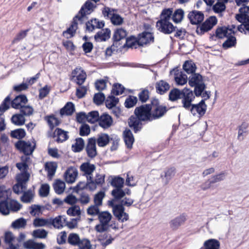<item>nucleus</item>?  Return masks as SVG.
<instances>
[{"label":"nucleus","mask_w":249,"mask_h":249,"mask_svg":"<svg viewBox=\"0 0 249 249\" xmlns=\"http://www.w3.org/2000/svg\"><path fill=\"white\" fill-rule=\"evenodd\" d=\"M34 196V195L33 191L28 190L26 192H24L20 199L24 203H30L32 201Z\"/></svg>","instance_id":"50"},{"label":"nucleus","mask_w":249,"mask_h":249,"mask_svg":"<svg viewBox=\"0 0 249 249\" xmlns=\"http://www.w3.org/2000/svg\"><path fill=\"white\" fill-rule=\"evenodd\" d=\"M89 241L86 239H80L79 235L75 233H70L68 238V242L71 245L81 247L83 241Z\"/></svg>","instance_id":"25"},{"label":"nucleus","mask_w":249,"mask_h":249,"mask_svg":"<svg viewBox=\"0 0 249 249\" xmlns=\"http://www.w3.org/2000/svg\"><path fill=\"white\" fill-rule=\"evenodd\" d=\"M184 71L188 74L193 73L196 71V67L192 61H186L183 65Z\"/></svg>","instance_id":"41"},{"label":"nucleus","mask_w":249,"mask_h":249,"mask_svg":"<svg viewBox=\"0 0 249 249\" xmlns=\"http://www.w3.org/2000/svg\"><path fill=\"white\" fill-rule=\"evenodd\" d=\"M9 213L10 211L18 212L22 207V205L15 200H11L9 202Z\"/></svg>","instance_id":"57"},{"label":"nucleus","mask_w":249,"mask_h":249,"mask_svg":"<svg viewBox=\"0 0 249 249\" xmlns=\"http://www.w3.org/2000/svg\"><path fill=\"white\" fill-rule=\"evenodd\" d=\"M246 12H239V14L236 15L235 18L237 20L242 23L249 22V17Z\"/></svg>","instance_id":"59"},{"label":"nucleus","mask_w":249,"mask_h":249,"mask_svg":"<svg viewBox=\"0 0 249 249\" xmlns=\"http://www.w3.org/2000/svg\"><path fill=\"white\" fill-rule=\"evenodd\" d=\"M124 184V179L119 177L114 178L111 182V184L115 188H123Z\"/></svg>","instance_id":"55"},{"label":"nucleus","mask_w":249,"mask_h":249,"mask_svg":"<svg viewBox=\"0 0 249 249\" xmlns=\"http://www.w3.org/2000/svg\"><path fill=\"white\" fill-rule=\"evenodd\" d=\"M105 196L104 192L100 191L96 194L94 197V202L95 205L99 206L102 205V200Z\"/></svg>","instance_id":"63"},{"label":"nucleus","mask_w":249,"mask_h":249,"mask_svg":"<svg viewBox=\"0 0 249 249\" xmlns=\"http://www.w3.org/2000/svg\"><path fill=\"white\" fill-rule=\"evenodd\" d=\"M112 218L111 214L107 211H103L99 213L98 219L100 223L95 227V231L98 232L107 231L109 228V223Z\"/></svg>","instance_id":"1"},{"label":"nucleus","mask_w":249,"mask_h":249,"mask_svg":"<svg viewBox=\"0 0 249 249\" xmlns=\"http://www.w3.org/2000/svg\"><path fill=\"white\" fill-rule=\"evenodd\" d=\"M80 169L83 174L87 177V179H89V178L91 179L92 173L95 170V166L94 164L85 162L81 165Z\"/></svg>","instance_id":"19"},{"label":"nucleus","mask_w":249,"mask_h":249,"mask_svg":"<svg viewBox=\"0 0 249 249\" xmlns=\"http://www.w3.org/2000/svg\"><path fill=\"white\" fill-rule=\"evenodd\" d=\"M72 78L76 83L81 85L85 82L86 78V73L81 68H76L72 72Z\"/></svg>","instance_id":"15"},{"label":"nucleus","mask_w":249,"mask_h":249,"mask_svg":"<svg viewBox=\"0 0 249 249\" xmlns=\"http://www.w3.org/2000/svg\"><path fill=\"white\" fill-rule=\"evenodd\" d=\"M23 246L27 249H44L46 247L45 244L36 242L32 240H29L25 242Z\"/></svg>","instance_id":"29"},{"label":"nucleus","mask_w":249,"mask_h":249,"mask_svg":"<svg viewBox=\"0 0 249 249\" xmlns=\"http://www.w3.org/2000/svg\"><path fill=\"white\" fill-rule=\"evenodd\" d=\"M188 83L190 86L195 87V93L196 96L201 95L205 88L202 77L198 73H195L189 77Z\"/></svg>","instance_id":"2"},{"label":"nucleus","mask_w":249,"mask_h":249,"mask_svg":"<svg viewBox=\"0 0 249 249\" xmlns=\"http://www.w3.org/2000/svg\"><path fill=\"white\" fill-rule=\"evenodd\" d=\"M236 44V38L233 35L229 36L227 39L223 43V47L225 49H228L234 46Z\"/></svg>","instance_id":"56"},{"label":"nucleus","mask_w":249,"mask_h":249,"mask_svg":"<svg viewBox=\"0 0 249 249\" xmlns=\"http://www.w3.org/2000/svg\"><path fill=\"white\" fill-rule=\"evenodd\" d=\"M220 243L214 239H210L205 241L203 247L200 249H219Z\"/></svg>","instance_id":"30"},{"label":"nucleus","mask_w":249,"mask_h":249,"mask_svg":"<svg viewBox=\"0 0 249 249\" xmlns=\"http://www.w3.org/2000/svg\"><path fill=\"white\" fill-rule=\"evenodd\" d=\"M26 220L23 218H18L12 223V227L14 229L23 228L26 225Z\"/></svg>","instance_id":"52"},{"label":"nucleus","mask_w":249,"mask_h":249,"mask_svg":"<svg viewBox=\"0 0 249 249\" xmlns=\"http://www.w3.org/2000/svg\"><path fill=\"white\" fill-rule=\"evenodd\" d=\"M74 110V106L71 102H68L60 110V113L61 115H71Z\"/></svg>","instance_id":"40"},{"label":"nucleus","mask_w":249,"mask_h":249,"mask_svg":"<svg viewBox=\"0 0 249 249\" xmlns=\"http://www.w3.org/2000/svg\"><path fill=\"white\" fill-rule=\"evenodd\" d=\"M154 37L151 33L143 32L140 34L137 40L138 44L143 46L154 42Z\"/></svg>","instance_id":"16"},{"label":"nucleus","mask_w":249,"mask_h":249,"mask_svg":"<svg viewBox=\"0 0 249 249\" xmlns=\"http://www.w3.org/2000/svg\"><path fill=\"white\" fill-rule=\"evenodd\" d=\"M77 175L78 172L75 168L73 167H69L65 173V179L67 182L72 183L75 182Z\"/></svg>","instance_id":"18"},{"label":"nucleus","mask_w":249,"mask_h":249,"mask_svg":"<svg viewBox=\"0 0 249 249\" xmlns=\"http://www.w3.org/2000/svg\"><path fill=\"white\" fill-rule=\"evenodd\" d=\"M57 165L54 162H48L45 164V170L47 172L48 177L51 178L55 174Z\"/></svg>","instance_id":"36"},{"label":"nucleus","mask_w":249,"mask_h":249,"mask_svg":"<svg viewBox=\"0 0 249 249\" xmlns=\"http://www.w3.org/2000/svg\"><path fill=\"white\" fill-rule=\"evenodd\" d=\"M181 102L182 106L186 109H189L193 105L192 102L194 100L195 96L193 91L189 89L184 88L182 89L181 96Z\"/></svg>","instance_id":"6"},{"label":"nucleus","mask_w":249,"mask_h":249,"mask_svg":"<svg viewBox=\"0 0 249 249\" xmlns=\"http://www.w3.org/2000/svg\"><path fill=\"white\" fill-rule=\"evenodd\" d=\"M141 119L138 117L131 116L129 120V125L133 128L135 132L139 131L141 128Z\"/></svg>","instance_id":"35"},{"label":"nucleus","mask_w":249,"mask_h":249,"mask_svg":"<svg viewBox=\"0 0 249 249\" xmlns=\"http://www.w3.org/2000/svg\"><path fill=\"white\" fill-rule=\"evenodd\" d=\"M182 94V90H180L178 89H172L169 94V100L172 101H175L178 99L181 98Z\"/></svg>","instance_id":"45"},{"label":"nucleus","mask_w":249,"mask_h":249,"mask_svg":"<svg viewBox=\"0 0 249 249\" xmlns=\"http://www.w3.org/2000/svg\"><path fill=\"white\" fill-rule=\"evenodd\" d=\"M35 227H51V223L50 218H36L33 222Z\"/></svg>","instance_id":"38"},{"label":"nucleus","mask_w":249,"mask_h":249,"mask_svg":"<svg viewBox=\"0 0 249 249\" xmlns=\"http://www.w3.org/2000/svg\"><path fill=\"white\" fill-rule=\"evenodd\" d=\"M28 31H29V30L20 31L19 33H18L16 35L15 37L12 40V43L13 44L16 43L20 41L23 38H24L26 36Z\"/></svg>","instance_id":"61"},{"label":"nucleus","mask_w":249,"mask_h":249,"mask_svg":"<svg viewBox=\"0 0 249 249\" xmlns=\"http://www.w3.org/2000/svg\"><path fill=\"white\" fill-rule=\"evenodd\" d=\"M174 80L177 86H183L188 81L187 75L181 71H177L174 74Z\"/></svg>","instance_id":"23"},{"label":"nucleus","mask_w":249,"mask_h":249,"mask_svg":"<svg viewBox=\"0 0 249 249\" xmlns=\"http://www.w3.org/2000/svg\"><path fill=\"white\" fill-rule=\"evenodd\" d=\"M112 207L113 214L118 220L124 222L128 220V214L124 212V207L121 205L110 204Z\"/></svg>","instance_id":"11"},{"label":"nucleus","mask_w":249,"mask_h":249,"mask_svg":"<svg viewBox=\"0 0 249 249\" xmlns=\"http://www.w3.org/2000/svg\"><path fill=\"white\" fill-rule=\"evenodd\" d=\"M248 125L245 123H242L238 127L237 139L242 141L244 139V134L247 132Z\"/></svg>","instance_id":"48"},{"label":"nucleus","mask_w":249,"mask_h":249,"mask_svg":"<svg viewBox=\"0 0 249 249\" xmlns=\"http://www.w3.org/2000/svg\"><path fill=\"white\" fill-rule=\"evenodd\" d=\"M96 142L95 138H90L88 139L86 150L89 157L93 158L97 155Z\"/></svg>","instance_id":"17"},{"label":"nucleus","mask_w":249,"mask_h":249,"mask_svg":"<svg viewBox=\"0 0 249 249\" xmlns=\"http://www.w3.org/2000/svg\"><path fill=\"white\" fill-rule=\"evenodd\" d=\"M68 132L60 128H56L54 132V136L56 137L58 142H62L68 139Z\"/></svg>","instance_id":"31"},{"label":"nucleus","mask_w":249,"mask_h":249,"mask_svg":"<svg viewBox=\"0 0 249 249\" xmlns=\"http://www.w3.org/2000/svg\"><path fill=\"white\" fill-rule=\"evenodd\" d=\"M112 122L113 121L111 117L107 114L104 113L99 118V125L104 128H107L110 127Z\"/></svg>","instance_id":"27"},{"label":"nucleus","mask_w":249,"mask_h":249,"mask_svg":"<svg viewBox=\"0 0 249 249\" xmlns=\"http://www.w3.org/2000/svg\"><path fill=\"white\" fill-rule=\"evenodd\" d=\"M175 169L174 168H170L165 170L161 174L160 178L162 183L166 185L175 176Z\"/></svg>","instance_id":"20"},{"label":"nucleus","mask_w":249,"mask_h":249,"mask_svg":"<svg viewBox=\"0 0 249 249\" xmlns=\"http://www.w3.org/2000/svg\"><path fill=\"white\" fill-rule=\"evenodd\" d=\"M87 29L89 31H92L95 28H101L104 27V23L102 21L95 18L88 21L87 24Z\"/></svg>","instance_id":"32"},{"label":"nucleus","mask_w":249,"mask_h":249,"mask_svg":"<svg viewBox=\"0 0 249 249\" xmlns=\"http://www.w3.org/2000/svg\"><path fill=\"white\" fill-rule=\"evenodd\" d=\"M186 220L184 215H180L175 218L170 222V225L173 228H177L183 224Z\"/></svg>","instance_id":"43"},{"label":"nucleus","mask_w":249,"mask_h":249,"mask_svg":"<svg viewBox=\"0 0 249 249\" xmlns=\"http://www.w3.org/2000/svg\"><path fill=\"white\" fill-rule=\"evenodd\" d=\"M51 226L60 229L62 228L66 223V218L64 215H58L54 218H50Z\"/></svg>","instance_id":"24"},{"label":"nucleus","mask_w":249,"mask_h":249,"mask_svg":"<svg viewBox=\"0 0 249 249\" xmlns=\"http://www.w3.org/2000/svg\"><path fill=\"white\" fill-rule=\"evenodd\" d=\"M217 20L215 17L211 16L208 18L203 24L198 26L196 32L198 35L203 34L210 30L216 24Z\"/></svg>","instance_id":"7"},{"label":"nucleus","mask_w":249,"mask_h":249,"mask_svg":"<svg viewBox=\"0 0 249 249\" xmlns=\"http://www.w3.org/2000/svg\"><path fill=\"white\" fill-rule=\"evenodd\" d=\"M84 141L81 138H78L75 141V142L72 144V150L75 152H80L84 148Z\"/></svg>","instance_id":"42"},{"label":"nucleus","mask_w":249,"mask_h":249,"mask_svg":"<svg viewBox=\"0 0 249 249\" xmlns=\"http://www.w3.org/2000/svg\"><path fill=\"white\" fill-rule=\"evenodd\" d=\"M184 11L182 9H177L173 14V20L176 23H178L180 22L184 17Z\"/></svg>","instance_id":"51"},{"label":"nucleus","mask_w":249,"mask_h":249,"mask_svg":"<svg viewBox=\"0 0 249 249\" xmlns=\"http://www.w3.org/2000/svg\"><path fill=\"white\" fill-rule=\"evenodd\" d=\"M26 135L25 131L23 129H17L11 132V136L13 138L17 139H22Z\"/></svg>","instance_id":"60"},{"label":"nucleus","mask_w":249,"mask_h":249,"mask_svg":"<svg viewBox=\"0 0 249 249\" xmlns=\"http://www.w3.org/2000/svg\"><path fill=\"white\" fill-rule=\"evenodd\" d=\"M123 136L127 147L131 148L134 142V138L131 131L129 129H125L124 131Z\"/></svg>","instance_id":"28"},{"label":"nucleus","mask_w":249,"mask_h":249,"mask_svg":"<svg viewBox=\"0 0 249 249\" xmlns=\"http://www.w3.org/2000/svg\"><path fill=\"white\" fill-rule=\"evenodd\" d=\"M27 99L26 96L20 95L17 96L11 102V106L13 108L16 109H20L27 102Z\"/></svg>","instance_id":"21"},{"label":"nucleus","mask_w":249,"mask_h":249,"mask_svg":"<svg viewBox=\"0 0 249 249\" xmlns=\"http://www.w3.org/2000/svg\"><path fill=\"white\" fill-rule=\"evenodd\" d=\"M207 109V105L204 100H202L197 104H193L191 107L190 110L192 115L197 118L202 117L205 113Z\"/></svg>","instance_id":"9"},{"label":"nucleus","mask_w":249,"mask_h":249,"mask_svg":"<svg viewBox=\"0 0 249 249\" xmlns=\"http://www.w3.org/2000/svg\"><path fill=\"white\" fill-rule=\"evenodd\" d=\"M16 147L22 151L25 155L31 154L36 146V143L34 140L25 142L24 141H19L16 144Z\"/></svg>","instance_id":"5"},{"label":"nucleus","mask_w":249,"mask_h":249,"mask_svg":"<svg viewBox=\"0 0 249 249\" xmlns=\"http://www.w3.org/2000/svg\"><path fill=\"white\" fill-rule=\"evenodd\" d=\"M95 7L94 3L91 2L89 0L87 1L82 7L78 14L75 16V19H78L79 21L82 22L85 17L90 14L93 11Z\"/></svg>","instance_id":"10"},{"label":"nucleus","mask_w":249,"mask_h":249,"mask_svg":"<svg viewBox=\"0 0 249 249\" xmlns=\"http://www.w3.org/2000/svg\"><path fill=\"white\" fill-rule=\"evenodd\" d=\"M152 107L150 105H144L137 107L135 114L141 121H151L153 120L151 111Z\"/></svg>","instance_id":"4"},{"label":"nucleus","mask_w":249,"mask_h":249,"mask_svg":"<svg viewBox=\"0 0 249 249\" xmlns=\"http://www.w3.org/2000/svg\"><path fill=\"white\" fill-rule=\"evenodd\" d=\"M157 29L165 34H170L175 30V27L170 21L159 20L157 22Z\"/></svg>","instance_id":"12"},{"label":"nucleus","mask_w":249,"mask_h":249,"mask_svg":"<svg viewBox=\"0 0 249 249\" xmlns=\"http://www.w3.org/2000/svg\"><path fill=\"white\" fill-rule=\"evenodd\" d=\"M96 141L99 146L104 147L108 143L110 138L107 134L103 133L98 135Z\"/></svg>","instance_id":"37"},{"label":"nucleus","mask_w":249,"mask_h":249,"mask_svg":"<svg viewBox=\"0 0 249 249\" xmlns=\"http://www.w3.org/2000/svg\"><path fill=\"white\" fill-rule=\"evenodd\" d=\"M105 17L109 18L112 23L114 25H120L123 22V18L116 13L115 10L109 7H105L103 10Z\"/></svg>","instance_id":"8"},{"label":"nucleus","mask_w":249,"mask_h":249,"mask_svg":"<svg viewBox=\"0 0 249 249\" xmlns=\"http://www.w3.org/2000/svg\"><path fill=\"white\" fill-rule=\"evenodd\" d=\"M156 88L159 93L162 94L169 89L170 85L167 82L164 80H160L156 83Z\"/></svg>","instance_id":"34"},{"label":"nucleus","mask_w":249,"mask_h":249,"mask_svg":"<svg viewBox=\"0 0 249 249\" xmlns=\"http://www.w3.org/2000/svg\"><path fill=\"white\" fill-rule=\"evenodd\" d=\"M4 240L5 243L9 244V247L11 246H15V245H14V243L15 240V238L11 232L7 231L5 233ZM16 247H17V246Z\"/></svg>","instance_id":"62"},{"label":"nucleus","mask_w":249,"mask_h":249,"mask_svg":"<svg viewBox=\"0 0 249 249\" xmlns=\"http://www.w3.org/2000/svg\"><path fill=\"white\" fill-rule=\"evenodd\" d=\"M158 102V100H155L152 102V116L153 120L162 117L167 111L165 107L157 105Z\"/></svg>","instance_id":"14"},{"label":"nucleus","mask_w":249,"mask_h":249,"mask_svg":"<svg viewBox=\"0 0 249 249\" xmlns=\"http://www.w3.org/2000/svg\"><path fill=\"white\" fill-rule=\"evenodd\" d=\"M118 102V98L113 96H109L106 101V107L108 108H111L115 107Z\"/></svg>","instance_id":"58"},{"label":"nucleus","mask_w":249,"mask_h":249,"mask_svg":"<svg viewBox=\"0 0 249 249\" xmlns=\"http://www.w3.org/2000/svg\"><path fill=\"white\" fill-rule=\"evenodd\" d=\"M110 31L108 29L102 30L97 33L94 36L97 41H106L110 37Z\"/></svg>","instance_id":"33"},{"label":"nucleus","mask_w":249,"mask_h":249,"mask_svg":"<svg viewBox=\"0 0 249 249\" xmlns=\"http://www.w3.org/2000/svg\"><path fill=\"white\" fill-rule=\"evenodd\" d=\"M47 232L44 229H37L33 231L32 235L35 238H45L47 235Z\"/></svg>","instance_id":"64"},{"label":"nucleus","mask_w":249,"mask_h":249,"mask_svg":"<svg viewBox=\"0 0 249 249\" xmlns=\"http://www.w3.org/2000/svg\"><path fill=\"white\" fill-rule=\"evenodd\" d=\"M75 18L76 16L73 18V21L70 27L63 33L64 36L67 38H70L73 37L75 35L76 30L77 29V21L79 20L78 19Z\"/></svg>","instance_id":"22"},{"label":"nucleus","mask_w":249,"mask_h":249,"mask_svg":"<svg viewBox=\"0 0 249 249\" xmlns=\"http://www.w3.org/2000/svg\"><path fill=\"white\" fill-rule=\"evenodd\" d=\"M65 183L64 182L57 180L53 184V188L55 192L57 194H61L63 193L65 189Z\"/></svg>","instance_id":"47"},{"label":"nucleus","mask_w":249,"mask_h":249,"mask_svg":"<svg viewBox=\"0 0 249 249\" xmlns=\"http://www.w3.org/2000/svg\"><path fill=\"white\" fill-rule=\"evenodd\" d=\"M236 26L232 25L230 27H221L218 28L216 30V36L219 38H222L225 37H229L234 34Z\"/></svg>","instance_id":"13"},{"label":"nucleus","mask_w":249,"mask_h":249,"mask_svg":"<svg viewBox=\"0 0 249 249\" xmlns=\"http://www.w3.org/2000/svg\"><path fill=\"white\" fill-rule=\"evenodd\" d=\"M10 190H6L4 186L0 187V213L3 215L9 214V203L7 199L8 198Z\"/></svg>","instance_id":"3"},{"label":"nucleus","mask_w":249,"mask_h":249,"mask_svg":"<svg viewBox=\"0 0 249 249\" xmlns=\"http://www.w3.org/2000/svg\"><path fill=\"white\" fill-rule=\"evenodd\" d=\"M11 120L13 124L18 126L22 125L24 124L25 121V119L23 115L20 114H16L13 115Z\"/></svg>","instance_id":"44"},{"label":"nucleus","mask_w":249,"mask_h":249,"mask_svg":"<svg viewBox=\"0 0 249 249\" xmlns=\"http://www.w3.org/2000/svg\"><path fill=\"white\" fill-rule=\"evenodd\" d=\"M99 113L97 111H92L87 115V121L91 124H93L99 120Z\"/></svg>","instance_id":"49"},{"label":"nucleus","mask_w":249,"mask_h":249,"mask_svg":"<svg viewBox=\"0 0 249 249\" xmlns=\"http://www.w3.org/2000/svg\"><path fill=\"white\" fill-rule=\"evenodd\" d=\"M127 35L126 31L123 29L119 28L117 29L114 33L113 38L115 41H118L124 38Z\"/></svg>","instance_id":"46"},{"label":"nucleus","mask_w":249,"mask_h":249,"mask_svg":"<svg viewBox=\"0 0 249 249\" xmlns=\"http://www.w3.org/2000/svg\"><path fill=\"white\" fill-rule=\"evenodd\" d=\"M111 195L115 199H121L125 195V192L122 188H115L112 191Z\"/></svg>","instance_id":"54"},{"label":"nucleus","mask_w":249,"mask_h":249,"mask_svg":"<svg viewBox=\"0 0 249 249\" xmlns=\"http://www.w3.org/2000/svg\"><path fill=\"white\" fill-rule=\"evenodd\" d=\"M188 18L193 24H197L203 20L204 15L201 12L194 11L189 14Z\"/></svg>","instance_id":"26"},{"label":"nucleus","mask_w":249,"mask_h":249,"mask_svg":"<svg viewBox=\"0 0 249 249\" xmlns=\"http://www.w3.org/2000/svg\"><path fill=\"white\" fill-rule=\"evenodd\" d=\"M67 213L70 216H76L80 219L81 214L80 208L79 206L73 205L67 210Z\"/></svg>","instance_id":"39"},{"label":"nucleus","mask_w":249,"mask_h":249,"mask_svg":"<svg viewBox=\"0 0 249 249\" xmlns=\"http://www.w3.org/2000/svg\"><path fill=\"white\" fill-rule=\"evenodd\" d=\"M29 178V175L27 172H23L18 174L16 178L17 182L25 185H26V182L28 181Z\"/></svg>","instance_id":"53"}]
</instances>
